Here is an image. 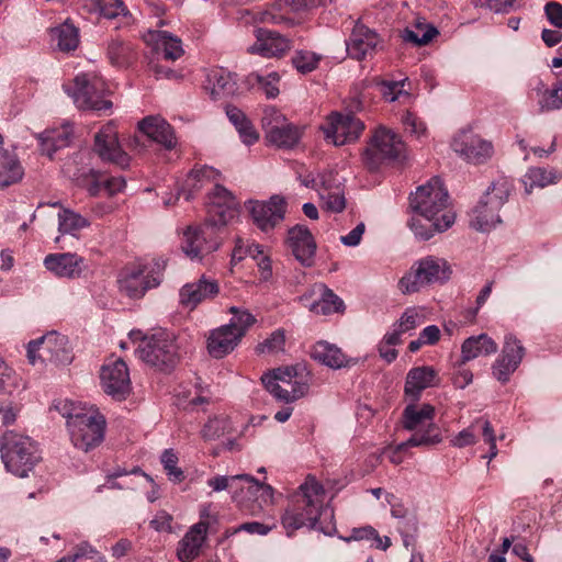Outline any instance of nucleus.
<instances>
[{
	"instance_id": "nucleus-59",
	"label": "nucleus",
	"mask_w": 562,
	"mask_h": 562,
	"mask_svg": "<svg viewBox=\"0 0 562 562\" xmlns=\"http://www.w3.org/2000/svg\"><path fill=\"white\" fill-rule=\"evenodd\" d=\"M285 335L282 329H277L256 347L258 353H276L283 350Z\"/></svg>"
},
{
	"instance_id": "nucleus-33",
	"label": "nucleus",
	"mask_w": 562,
	"mask_h": 562,
	"mask_svg": "<svg viewBox=\"0 0 562 562\" xmlns=\"http://www.w3.org/2000/svg\"><path fill=\"white\" fill-rule=\"evenodd\" d=\"M221 173L210 166H195L188 173L178 195L184 196L187 201L191 200L193 195L206 184L216 181Z\"/></svg>"
},
{
	"instance_id": "nucleus-3",
	"label": "nucleus",
	"mask_w": 562,
	"mask_h": 562,
	"mask_svg": "<svg viewBox=\"0 0 562 562\" xmlns=\"http://www.w3.org/2000/svg\"><path fill=\"white\" fill-rule=\"evenodd\" d=\"M1 458L9 472L25 477L41 460V454L29 436L7 431L1 438Z\"/></svg>"
},
{
	"instance_id": "nucleus-23",
	"label": "nucleus",
	"mask_w": 562,
	"mask_h": 562,
	"mask_svg": "<svg viewBox=\"0 0 562 562\" xmlns=\"http://www.w3.org/2000/svg\"><path fill=\"white\" fill-rule=\"evenodd\" d=\"M255 37L256 42L248 50L263 57H281L292 47L291 40L268 29L259 27L255 30Z\"/></svg>"
},
{
	"instance_id": "nucleus-30",
	"label": "nucleus",
	"mask_w": 562,
	"mask_h": 562,
	"mask_svg": "<svg viewBox=\"0 0 562 562\" xmlns=\"http://www.w3.org/2000/svg\"><path fill=\"white\" fill-rule=\"evenodd\" d=\"M138 128L148 138L164 146L166 149H172L177 144L171 125L159 115L144 117L138 122Z\"/></svg>"
},
{
	"instance_id": "nucleus-18",
	"label": "nucleus",
	"mask_w": 562,
	"mask_h": 562,
	"mask_svg": "<svg viewBox=\"0 0 562 562\" xmlns=\"http://www.w3.org/2000/svg\"><path fill=\"white\" fill-rule=\"evenodd\" d=\"M181 247L192 260H202L204 256L218 248V243L214 238V226L211 224L202 227H188L183 233Z\"/></svg>"
},
{
	"instance_id": "nucleus-31",
	"label": "nucleus",
	"mask_w": 562,
	"mask_h": 562,
	"mask_svg": "<svg viewBox=\"0 0 562 562\" xmlns=\"http://www.w3.org/2000/svg\"><path fill=\"white\" fill-rule=\"evenodd\" d=\"M24 176V169L14 148L5 147L0 134V188L18 183Z\"/></svg>"
},
{
	"instance_id": "nucleus-50",
	"label": "nucleus",
	"mask_w": 562,
	"mask_h": 562,
	"mask_svg": "<svg viewBox=\"0 0 562 562\" xmlns=\"http://www.w3.org/2000/svg\"><path fill=\"white\" fill-rule=\"evenodd\" d=\"M344 539L347 542H350L351 540H369L371 541L372 547L381 550H386L391 546V539L389 537H380L378 531L370 526L353 528L351 535Z\"/></svg>"
},
{
	"instance_id": "nucleus-2",
	"label": "nucleus",
	"mask_w": 562,
	"mask_h": 562,
	"mask_svg": "<svg viewBox=\"0 0 562 562\" xmlns=\"http://www.w3.org/2000/svg\"><path fill=\"white\" fill-rule=\"evenodd\" d=\"M165 268L162 259L139 260L124 267L117 276L120 293L134 300L142 299L148 290L161 283Z\"/></svg>"
},
{
	"instance_id": "nucleus-54",
	"label": "nucleus",
	"mask_w": 562,
	"mask_h": 562,
	"mask_svg": "<svg viewBox=\"0 0 562 562\" xmlns=\"http://www.w3.org/2000/svg\"><path fill=\"white\" fill-rule=\"evenodd\" d=\"M229 312L234 315L231 319V323L227 326H232V329L236 334H240V338L246 334V331L256 323V317L248 312L247 310L238 308L236 306H232Z\"/></svg>"
},
{
	"instance_id": "nucleus-34",
	"label": "nucleus",
	"mask_w": 562,
	"mask_h": 562,
	"mask_svg": "<svg viewBox=\"0 0 562 562\" xmlns=\"http://www.w3.org/2000/svg\"><path fill=\"white\" fill-rule=\"evenodd\" d=\"M435 408L430 404L422 406L408 405L403 412V427L413 434H426L428 426L434 424Z\"/></svg>"
},
{
	"instance_id": "nucleus-44",
	"label": "nucleus",
	"mask_w": 562,
	"mask_h": 562,
	"mask_svg": "<svg viewBox=\"0 0 562 562\" xmlns=\"http://www.w3.org/2000/svg\"><path fill=\"white\" fill-rule=\"evenodd\" d=\"M536 91L540 112H551L562 109V80L557 81L551 88H546L539 81Z\"/></svg>"
},
{
	"instance_id": "nucleus-63",
	"label": "nucleus",
	"mask_w": 562,
	"mask_h": 562,
	"mask_svg": "<svg viewBox=\"0 0 562 562\" xmlns=\"http://www.w3.org/2000/svg\"><path fill=\"white\" fill-rule=\"evenodd\" d=\"M477 420L481 422L479 425V428L482 430V436L484 438V441L490 447V452L486 456V458H488V460L491 461L498 453L497 446H496V436H495V432H494V429H493L491 423L487 419L479 418Z\"/></svg>"
},
{
	"instance_id": "nucleus-12",
	"label": "nucleus",
	"mask_w": 562,
	"mask_h": 562,
	"mask_svg": "<svg viewBox=\"0 0 562 562\" xmlns=\"http://www.w3.org/2000/svg\"><path fill=\"white\" fill-rule=\"evenodd\" d=\"M27 358L32 364L38 359L55 364H69L72 353L67 337L53 331L29 342Z\"/></svg>"
},
{
	"instance_id": "nucleus-21",
	"label": "nucleus",
	"mask_w": 562,
	"mask_h": 562,
	"mask_svg": "<svg viewBox=\"0 0 562 562\" xmlns=\"http://www.w3.org/2000/svg\"><path fill=\"white\" fill-rule=\"evenodd\" d=\"M312 182V187L317 189L319 198L323 201V207L336 213H340L345 210L346 200L344 190L336 175L325 172L319 175L318 179Z\"/></svg>"
},
{
	"instance_id": "nucleus-10",
	"label": "nucleus",
	"mask_w": 562,
	"mask_h": 562,
	"mask_svg": "<svg viewBox=\"0 0 562 562\" xmlns=\"http://www.w3.org/2000/svg\"><path fill=\"white\" fill-rule=\"evenodd\" d=\"M449 201L448 191L438 177L431 178L426 184L419 186L411 196L412 210L426 221L440 220L447 210Z\"/></svg>"
},
{
	"instance_id": "nucleus-55",
	"label": "nucleus",
	"mask_w": 562,
	"mask_h": 562,
	"mask_svg": "<svg viewBox=\"0 0 562 562\" xmlns=\"http://www.w3.org/2000/svg\"><path fill=\"white\" fill-rule=\"evenodd\" d=\"M178 456L173 449H166L160 458L168 479L173 483H181L184 480L183 471L178 467Z\"/></svg>"
},
{
	"instance_id": "nucleus-64",
	"label": "nucleus",
	"mask_w": 562,
	"mask_h": 562,
	"mask_svg": "<svg viewBox=\"0 0 562 562\" xmlns=\"http://www.w3.org/2000/svg\"><path fill=\"white\" fill-rule=\"evenodd\" d=\"M403 125L405 130L415 135L416 137H422L426 133V125L424 121L418 117L415 113L407 111L402 117Z\"/></svg>"
},
{
	"instance_id": "nucleus-14",
	"label": "nucleus",
	"mask_w": 562,
	"mask_h": 562,
	"mask_svg": "<svg viewBox=\"0 0 562 562\" xmlns=\"http://www.w3.org/2000/svg\"><path fill=\"white\" fill-rule=\"evenodd\" d=\"M101 386L113 400L123 401L132 391L130 371L122 359L109 360L101 368Z\"/></svg>"
},
{
	"instance_id": "nucleus-5",
	"label": "nucleus",
	"mask_w": 562,
	"mask_h": 562,
	"mask_svg": "<svg viewBox=\"0 0 562 562\" xmlns=\"http://www.w3.org/2000/svg\"><path fill=\"white\" fill-rule=\"evenodd\" d=\"M72 445L85 452L98 447L104 439L105 419L94 409H72L64 414Z\"/></svg>"
},
{
	"instance_id": "nucleus-19",
	"label": "nucleus",
	"mask_w": 562,
	"mask_h": 562,
	"mask_svg": "<svg viewBox=\"0 0 562 562\" xmlns=\"http://www.w3.org/2000/svg\"><path fill=\"white\" fill-rule=\"evenodd\" d=\"M526 350L521 341L513 334H507L501 355L493 364V375L505 383L516 371L525 357Z\"/></svg>"
},
{
	"instance_id": "nucleus-58",
	"label": "nucleus",
	"mask_w": 562,
	"mask_h": 562,
	"mask_svg": "<svg viewBox=\"0 0 562 562\" xmlns=\"http://www.w3.org/2000/svg\"><path fill=\"white\" fill-rule=\"evenodd\" d=\"M285 123H288V120L280 110L274 106H268L265 109L261 124L266 136H268L271 131H277V128L283 126Z\"/></svg>"
},
{
	"instance_id": "nucleus-13",
	"label": "nucleus",
	"mask_w": 562,
	"mask_h": 562,
	"mask_svg": "<svg viewBox=\"0 0 562 562\" xmlns=\"http://www.w3.org/2000/svg\"><path fill=\"white\" fill-rule=\"evenodd\" d=\"M321 128L328 143L342 146L358 140L366 125L352 113L333 112Z\"/></svg>"
},
{
	"instance_id": "nucleus-32",
	"label": "nucleus",
	"mask_w": 562,
	"mask_h": 562,
	"mask_svg": "<svg viewBox=\"0 0 562 562\" xmlns=\"http://www.w3.org/2000/svg\"><path fill=\"white\" fill-rule=\"evenodd\" d=\"M240 339V334H236L232 326L223 325L211 331L207 351L213 358L221 359L232 352Z\"/></svg>"
},
{
	"instance_id": "nucleus-16",
	"label": "nucleus",
	"mask_w": 562,
	"mask_h": 562,
	"mask_svg": "<svg viewBox=\"0 0 562 562\" xmlns=\"http://www.w3.org/2000/svg\"><path fill=\"white\" fill-rule=\"evenodd\" d=\"M93 150L103 160L127 168L131 157L120 146L115 125L110 122L102 126L94 136Z\"/></svg>"
},
{
	"instance_id": "nucleus-57",
	"label": "nucleus",
	"mask_w": 562,
	"mask_h": 562,
	"mask_svg": "<svg viewBox=\"0 0 562 562\" xmlns=\"http://www.w3.org/2000/svg\"><path fill=\"white\" fill-rule=\"evenodd\" d=\"M228 427L227 419L224 417L210 418L201 430L204 440H215L222 437Z\"/></svg>"
},
{
	"instance_id": "nucleus-51",
	"label": "nucleus",
	"mask_w": 562,
	"mask_h": 562,
	"mask_svg": "<svg viewBox=\"0 0 562 562\" xmlns=\"http://www.w3.org/2000/svg\"><path fill=\"white\" fill-rule=\"evenodd\" d=\"M323 55L307 49H300L292 56V65L302 75L310 74L317 69Z\"/></svg>"
},
{
	"instance_id": "nucleus-47",
	"label": "nucleus",
	"mask_w": 562,
	"mask_h": 562,
	"mask_svg": "<svg viewBox=\"0 0 562 562\" xmlns=\"http://www.w3.org/2000/svg\"><path fill=\"white\" fill-rule=\"evenodd\" d=\"M557 175L546 168L532 167L524 175L521 181L525 187V193L530 194L533 189H543L551 183L557 182Z\"/></svg>"
},
{
	"instance_id": "nucleus-53",
	"label": "nucleus",
	"mask_w": 562,
	"mask_h": 562,
	"mask_svg": "<svg viewBox=\"0 0 562 562\" xmlns=\"http://www.w3.org/2000/svg\"><path fill=\"white\" fill-rule=\"evenodd\" d=\"M207 486L212 488L213 492H222L224 490L233 491V499L237 504H243L244 498L238 493V475H217L207 480Z\"/></svg>"
},
{
	"instance_id": "nucleus-60",
	"label": "nucleus",
	"mask_w": 562,
	"mask_h": 562,
	"mask_svg": "<svg viewBox=\"0 0 562 562\" xmlns=\"http://www.w3.org/2000/svg\"><path fill=\"white\" fill-rule=\"evenodd\" d=\"M128 474L145 475L139 468H135L131 472H127V471H125L123 469H117L114 472H112V473L106 475L105 483L103 485H100L98 487V491L102 492L103 488H109V490H113V488H117V490L131 488L132 486L130 484H127V483L122 484V483L116 482V480L119 477L126 476Z\"/></svg>"
},
{
	"instance_id": "nucleus-11",
	"label": "nucleus",
	"mask_w": 562,
	"mask_h": 562,
	"mask_svg": "<svg viewBox=\"0 0 562 562\" xmlns=\"http://www.w3.org/2000/svg\"><path fill=\"white\" fill-rule=\"evenodd\" d=\"M137 353L144 362L159 370L171 369L178 358L175 337L166 330L145 336L137 348Z\"/></svg>"
},
{
	"instance_id": "nucleus-17",
	"label": "nucleus",
	"mask_w": 562,
	"mask_h": 562,
	"mask_svg": "<svg viewBox=\"0 0 562 562\" xmlns=\"http://www.w3.org/2000/svg\"><path fill=\"white\" fill-rule=\"evenodd\" d=\"M239 202L234 194L221 184H215L209 193V217L213 226L226 225L237 217Z\"/></svg>"
},
{
	"instance_id": "nucleus-61",
	"label": "nucleus",
	"mask_w": 562,
	"mask_h": 562,
	"mask_svg": "<svg viewBox=\"0 0 562 562\" xmlns=\"http://www.w3.org/2000/svg\"><path fill=\"white\" fill-rule=\"evenodd\" d=\"M480 420L475 419L468 428L461 430L451 439V445L457 448H464L476 442V429H479Z\"/></svg>"
},
{
	"instance_id": "nucleus-49",
	"label": "nucleus",
	"mask_w": 562,
	"mask_h": 562,
	"mask_svg": "<svg viewBox=\"0 0 562 562\" xmlns=\"http://www.w3.org/2000/svg\"><path fill=\"white\" fill-rule=\"evenodd\" d=\"M54 36L57 40V47L63 52L75 50L79 45L78 29L66 21L54 31Z\"/></svg>"
},
{
	"instance_id": "nucleus-25",
	"label": "nucleus",
	"mask_w": 562,
	"mask_h": 562,
	"mask_svg": "<svg viewBox=\"0 0 562 562\" xmlns=\"http://www.w3.org/2000/svg\"><path fill=\"white\" fill-rule=\"evenodd\" d=\"M286 245L297 261L305 267L312 266L316 243L306 226L296 225L289 229Z\"/></svg>"
},
{
	"instance_id": "nucleus-9",
	"label": "nucleus",
	"mask_w": 562,
	"mask_h": 562,
	"mask_svg": "<svg viewBox=\"0 0 562 562\" xmlns=\"http://www.w3.org/2000/svg\"><path fill=\"white\" fill-rule=\"evenodd\" d=\"M66 92L80 110L104 112L112 108V102L104 98V81L92 74H80L74 79L72 87L66 86Z\"/></svg>"
},
{
	"instance_id": "nucleus-7",
	"label": "nucleus",
	"mask_w": 562,
	"mask_h": 562,
	"mask_svg": "<svg viewBox=\"0 0 562 562\" xmlns=\"http://www.w3.org/2000/svg\"><path fill=\"white\" fill-rule=\"evenodd\" d=\"M510 186L506 180L493 182L484 196L473 209L470 225L480 232H487L501 222L499 210L506 203Z\"/></svg>"
},
{
	"instance_id": "nucleus-22",
	"label": "nucleus",
	"mask_w": 562,
	"mask_h": 562,
	"mask_svg": "<svg viewBox=\"0 0 562 562\" xmlns=\"http://www.w3.org/2000/svg\"><path fill=\"white\" fill-rule=\"evenodd\" d=\"M45 268L58 278L76 279L87 269L83 257L76 252L49 254L44 259Z\"/></svg>"
},
{
	"instance_id": "nucleus-45",
	"label": "nucleus",
	"mask_w": 562,
	"mask_h": 562,
	"mask_svg": "<svg viewBox=\"0 0 562 562\" xmlns=\"http://www.w3.org/2000/svg\"><path fill=\"white\" fill-rule=\"evenodd\" d=\"M50 205L54 207L59 206L61 209L58 213L59 233L76 235L77 232L90 225V222L85 216L70 209L63 207L59 202H54Z\"/></svg>"
},
{
	"instance_id": "nucleus-1",
	"label": "nucleus",
	"mask_w": 562,
	"mask_h": 562,
	"mask_svg": "<svg viewBox=\"0 0 562 562\" xmlns=\"http://www.w3.org/2000/svg\"><path fill=\"white\" fill-rule=\"evenodd\" d=\"M324 487L315 479L308 477L290 497L282 515L281 524L286 535L291 536L303 527L318 528L322 516L331 518L333 513L324 506ZM319 529L323 530V527L319 526Z\"/></svg>"
},
{
	"instance_id": "nucleus-62",
	"label": "nucleus",
	"mask_w": 562,
	"mask_h": 562,
	"mask_svg": "<svg viewBox=\"0 0 562 562\" xmlns=\"http://www.w3.org/2000/svg\"><path fill=\"white\" fill-rule=\"evenodd\" d=\"M424 322V316L415 308H407L401 316L396 325L401 331L407 333L418 327Z\"/></svg>"
},
{
	"instance_id": "nucleus-36",
	"label": "nucleus",
	"mask_w": 562,
	"mask_h": 562,
	"mask_svg": "<svg viewBox=\"0 0 562 562\" xmlns=\"http://www.w3.org/2000/svg\"><path fill=\"white\" fill-rule=\"evenodd\" d=\"M439 383L437 371L432 367L423 366L408 371L405 381V393L418 397L428 387Z\"/></svg>"
},
{
	"instance_id": "nucleus-6",
	"label": "nucleus",
	"mask_w": 562,
	"mask_h": 562,
	"mask_svg": "<svg viewBox=\"0 0 562 562\" xmlns=\"http://www.w3.org/2000/svg\"><path fill=\"white\" fill-rule=\"evenodd\" d=\"M451 269L446 259L427 256L416 261L411 270L400 280L398 286L404 294L420 291L426 285L446 282Z\"/></svg>"
},
{
	"instance_id": "nucleus-29",
	"label": "nucleus",
	"mask_w": 562,
	"mask_h": 562,
	"mask_svg": "<svg viewBox=\"0 0 562 562\" xmlns=\"http://www.w3.org/2000/svg\"><path fill=\"white\" fill-rule=\"evenodd\" d=\"M207 529L209 522L201 520L187 531L177 548V557L181 562H191L200 555Z\"/></svg>"
},
{
	"instance_id": "nucleus-38",
	"label": "nucleus",
	"mask_w": 562,
	"mask_h": 562,
	"mask_svg": "<svg viewBox=\"0 0 562 562\" xmlns=\"http://www.w3.org/2000/svg\"><path fill=\"white\" fill-rule=\"evenodd\" d=\"M311 356L314 360L331 369H340L355 363L340 348L325 340L317 341L313 346Z\"/></svg>"
},
{
	"instance_id": "nucleus-43",
	"label": "nucleus",
	"mask_w": 562,
	"mask_h": 562,
	"mask_svg": "<svg viewBox=\"0 0 562 562\" xmlns=\"http://www.w3.org/2000/svg\"><path fill=\"white\" fill-rule=\"evenodd\" d=\"M225 111L228 120L239 133L243 143L246 145H252L259 139L258 132L240 109L234 105H227Z\"/></svg>"
},
{
	"instance_id": "nucleus-39",
	"label": "nucleus",
	"mask_w": 562,
	"mask_h": 562,
	"mask_svg": "<svg viewBox=\"0 0 562 562\" xmlns=\"http://www.w3.org/2000/svg\"><path fill=\"white\" fill-rule=\"evenodd\" d=\"M497 351V344L486 334L471 336L461 346V362L465 363L480 356H490Z\"/></svg>"
},
{
	"instance_id": "nucleus-26",
	"label": "nucleus",
	"mask_w": 562,
	"mask_h": 562,
	"mask_svg": "<svg viewBox=\"0 0 562 562\" xmlns=\"http://www.w3.org/2000/svg\"><path fill=\"white\" fill-rule=\"evenodd\" d=\"M220 292L218 283L215 279L201 276L198 280L184 284L179 293L180 303L191 310L201 302L215 297Z\"/></svg>"
},
{
	"instance_id": "nucleus-46",
	"label": "nucleus",
	"mask_w": 562,
	"mask_h": 562,
	"mask_svg": "<svg viewBox=\"0 0 562 562\" xmlns=\"http://www.w3.org/2000/svg\"><path fill=\"white\" fill-rule=\"evenodd\" d=\"M438 35V30L426 23L424 19L417 18L413 29H405L402 38L405 42L413 43L417 46L427 45Z\"/></svg>"
},
{
	"instance_id": "nucleus-37",
	"label": "nucleus",
	"mask_w": 562,
	"mask_h": 562,
	"mask_svg": "<svg viewBox=\"0 0 562 562\" xmlns=\"http://www.w3.org/2000/svg\"><path fill=\"white\" fill-rule=\"evenodd\" d=\"M146 41L151 43L166 60H177L184 53L181 40L167 31H149Z\"/></svg>"
},
{
	"instance_id": "nucleus-24",
	"label": "nucleus",
	"mask_w": 562,
	"mask_h": 562,
	"mask_svg": "<svg viewBox=\"0 0 562 562\" xmlns=\"http://www.w3.org/2000/svg\"><path fill=\"white\" fill-rule=\"evenodd\" d=\"M255 224L263 232L281 223L285 213V201L274 195L268 202H255L250 209Z\"/></svg>"
},
{
	"instance_id": "nucleus-8",
	"label": "nucleus",
	"mask_w": 562,
	"mask_h": 562,
	"mask_svg": "<svg viewBox=\"0 0 562 562\" xmlns=\"http://www.w3.org/2000/svg\"><path fill=\"white\" fill-rule=\"evenodd\" d=\"M404 149L405 145L398 134L384 125H379L373 130L363 149L362 160L370 170H376L384 160L397 159Z\"/></svg>"
},
{
	"instance_id": "nucleus-27",
	"label": "nucleus",
	"mask_w": 562,
	"mask_h": 562,
	"mask_svg": "<svg viewBox=\"0 0 562 562\" xmlns=\"http://www.w3.org/2000/svg\"><path fill=\"white\" fill-rule=\"evenodd\" d=\"M380 42L379 35L361 23H357L347 41L349 57L362 60L371 56Z\"/></svg>"
},
{
	"instance_id": "nucleus-56",
	"label": "nucleus",
	"mask_w": 562,
	"mask_h": 562,
	"mask_svg": "<svg viewBox=\"0 0 562 562\" xmlns=\"http://www.w3.org/2000/svg\"><path fill=\"white\" fill-rule=\"evenodd\" d=\"M56 562H101V558L90 544L82 542L75 548L72 553L58 559Z\"/></svg>"
},
{
	"instance_id": "nucleus-42",
	"label": "nucleus",
	"mask_w": 562,
	"mask_h": 562,
	"mask_svg": "<svg viewBox=\"0 0 562 562\" xmlns=\"http://www.w3.org/2000/svg\"><path fill=\"white\" fill-rule=\"evenodd\" d=\"M456 215L453 212H445L440 220L427 221L425 225L419 218L413 217L409 227L414 234L420 239L427 240L434 236L435 232H445L454 223Z\"/></svg>"
},
{
	"instance_id": "nucleus-28",
	"label": "nucleus",
	"mask_w": 562,
	"mask_h": 562,
	"mask_svg": "<svg viewBox=\"0 0 562 562\" xmlns=\"http://www.w3.org/2000/svg\"><path fill=\"white\" fill-rule=\"evenodd\" d=\"M311 293L317 294L319 296L318 300L308 303L310 295L304 294L300 297V301L316 315H329L345 310L342 300L323 283L314 284Z\"/></svg>"
},
{
	"instance_id": "nucleus-4",
	"label": "nucleus",
	"mask_w": 562,
	"mask_h": 562,
	"mask_svg": "<svg viewBox=\"0 0 562 562\" xmlns=\"http://www.w3.org/2000/svg\"><path fill=\"white\" fill-rule=\"evenodd\" d=\"M262 383L278 401L295 402L308 393L310 373L302 366L284 367L265 374Z\"/></svg>"
},
{
	"instance_id": "nucleus-48",
	"label": "nucleus",
	"mask_w": 562,
	"mask_h": 562,
	"mask_svg": "<svg viewBox=\"0 0 562 562\" xmlns=\"http://www.w3.org/2000/svg\"><path fill=\"white\" fill-rule=\"evenodd\" d=\"M301 138V131L297 126L285 123L283 126L277 128V131H271L266 139L276 145L279 148H292L294 147Z\"/></svg>"
},
{
	"instance_id": "nucleus-52",
	"label": "nucleus",
	"mask_w": 562,
	"mask_h": 562,
	"mask_svg": "<svg viewBox=\"0 0 562 562\" xmlns=\"http://www.w3.org/2000/svg\"><path fill=\"white\" fill-rule=\"evenodd\" d=\"M248 81L250 83L259 85L260 89L265 92L268 99H273L278 97L280 92L278 87L280 76L276 71H272L267 76H261L257 72H252L248 76Z\"/></svg>"
},
{
	"instance_id": "nucleus-35",
	"label": "nucleus",
	"mask_w": 562,
	"mask_h": 562,
	"mask_svg": "<svg viewBox=\"0 0 562 562\" xmlns=\"http://www.w3.org/2000/svg\"><path fill=\"white\" fill-rule=\"evenodd\" d=\"M442 437L440 429L437 425L431 424L428 426L426 434H413L406 441L398 443L390 453L389 459L393 464L403 462L402 451L409 447L434 446L441 442Z\"/></svg>"
},
{
	"instance_id": "nucleus-40",
	"label": "nucleus",
	"mask_w": 562,
	"mask_h": 562,
	"mask_svg": "<svg viewBox=\"0 0 562 562\" xmlns=\"http://www.w3.org/2000/svg\"><path fill=\"white\" fill-rule=\"evenodd\" d=\"M238 493L244 498V503L238 505L245 509H252V506L248 505V502H257L259 494L261 497L271 498L273 490L270 485L260 484L250 475L239 474Z\"/></svg>"
},
{
	"instance_id": "nucleus-20",
	"label": "nucleus",
	"mask_w": 562,
	"mask_h": 562,
	"mask_svg": "<svg viewBox=\"0 0 562 562\" xmlns=\"http://www.w3.org/2000/svg\"><path fill=\"white\" fill-rule=\"evenodd\" d=\"M203 88L214 101L234 97L239 90L237 76L221 67L206 72Z\"/></svg>"
},
{
	"instance_id": "nucleus-41",
	"label": "nucleus",
	"mask_w": 562,
	"mask_h": 562,
	"mask_svg": "<svg viewBox=\"0 0 562 562\" xmlns=\"http://www.w3.org/2000/svg\"><path fill=\"white\" fill-rule=\"evenodd\" d=\"M72 127L69 124L45 131L40 135L42 151L52 158L53 154L70 144Z\"/></svg>"
},
{
	"instance_id": "nucleus-15",
	"label": "nucleus",
	"mask_w": 562,
	"mask_h": 562,
	"mask_svg": "<svg viewBox=\"0 0 562 562\" xmlns=\"http://www.w3.org/2000/svg\"><path fill=\"white\" fill-rule=\"evenodd\" d=\"M451 147L456 154L472 164H483L494 154L493 144L472 130H461L457 133Z\"/></svg>"
}]
</instances>
